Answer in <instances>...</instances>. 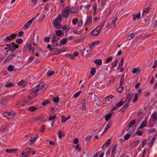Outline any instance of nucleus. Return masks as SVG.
<instances>
[{"instance_id":"nucleus-61","label":"nucleus","mask_w":157,"mask_h":157,"mask_svg":"<svg viewBox=\"0 0 157 157\" xmlns=\"http://www.w3.org/2000/svg\"><path fill=\"white\" fill-rule=\"evenodd\" d=\"M78 21V18H75V19H73V20H72L73 24L74 25H75Z\"/></svg>"},{"instance_id":"nucleus-15","label":"nucleus","mask_w":157,"mask_h":157,"mask_svg":"<svg viewBox=\"0 0 157 157\" xmlns=\"http://www.w3.org/2000/svg\"><path fill=\"white\" fill-rule=\"evenodd\" d=\"M133 94H132L130 93L128 94L126 97V100L127 99H128V101H127V103H129L131 102V101L132 99V98L133 96Z\"/></svg>"},{"instance_id":"nucleus-48","label":"nucleus","mask_w":157,"mask_h":157,"mask_svg":"<svg viewBox=\"0 0 157 157\" xmlns=\"http://www.w3.org/2000/svg\"><path fill=\"white\" fill-rule=\"evenodd\" d=\"M136 121V120H133L131 121L129 124V127L130 128L135 123Z\"/></svg>"},{"instance_id":"nucleus-49","label":"nucleus","mask_w":157,"mask_h":157,"mask_svg":"<svg viewBox=\"0 0 157 157\" xmlns=\"http://www.w3.org/2000/svg\"><path fill=\"white\" fill-rule=\"evenodd\" d=\"M117 18H115L112 21H111V24L113 25L114 27H115L116 25V22L117 21Z\"/></svg>"},{"instance_id":"nucleus-31","label":"nucleus","mask_w":157,"mask_h":157,"mask_svg":"<svg viewBox=\"0 0 157 157\" xmlns=\"http://www.w3.org/2000/svg\"><path fill=\"white\" fill-rule=\"evenodd\" d=\"M56 35L58 36H60L62 34V32L61 30H59L55 31Z\"/></svg>"},{"instance_id":"nucleus-32","label":"nucleus","mask_w":157,"mask_h":157,"mask_svg":"<svg viewBox=\"0 0 157 157\" xmlns=\"http://www.w3.org/2000/svg\"><path fill=\"white\" fill-rule=\"evenodd\" d=\"M135 37V35L134 33H131L129 34L128 38L129 40H131Z\"/></svg>"},{"instance_id":"nucleus-55","label":"nucleus","mask_w":157,"mask_h":157,"mask_svg":"<svg viewBox=\"0 0 157 157\" xmlns=\"http://www.w3.org/2000/svg\"><path fill=\"white\" fill-rule=\"evenodd\" d=\"M75 150H77L78 151H80L82 149L81 147L80 146L79 144H77L76 146Z\"/></svg>"},{"instance_id":"nucleus-25","label":"nucleus","mask_w":157,"mask_h":157,"mask_svg":"<svg viewBox=\"0 0 157 157\" xmlns=\"http://www.w3.org/2000/svg\"><path fill=\"white\" fill-rule=\"evenodd\" d=\"M140 16V13H137L136 15L135 14H134L133 15V20L135 21L136 19L139 18Z\"/></svg>"},{"instance_id":"nucleus-51","label":"nucleus","mask_w":157,"mask_h":157,"mask_svg":"<svg viewBox=\"0 0 157 157\" xmlns=\"http://www.w3.org/2000/svg\"><path fill=\"white\" fill-rule=\"evenodd\" d=\"M47 48L49 49V51H52L54 49V47L53 46V47L52 46L49 44L48 45Z\"/></svg>"},{"instance_id":"nucleus-36","label":"nucleus","mask_w":157,"mask_h":157,"mask_svg":"<svg viewBox=\"0 0 157 157\" xmlns=\"http://www.w3.org/2000/svg\"><path fill=\"white\" fill-rule=\"evenodd\" d=\"M29 110L31 112H33L36 110L37 109V108H36L35 107L33 106H32L29 107Z\"/></svg>"},{"instance_id":"nucleus-45","label":"nucleus","mask_w":157,"mask_h":157,"mask_svg":"<svg viewBox=\"0 0 157 157\" xmlns=\"http://www.w3.org/2000/svg\"><path fill=\"white\" fill-rule=\"evenodd\" d=\"M54 114H55V115H53V116H50L49 117L48 119L49 121H51L52 120H54L56 118V115L55 113Z\"/></svg>"},{"instance_id":"nucleus-22","label":"nucleus","mask_w":157,"mask_h":157,"mask_svg":"<svg viewBox=\"0 0 157 157\" xmlns=\"http://www.w3.org/2000/svg\"><path fill=\"white\" fill-rule=\"evenodd\" d=\"M112 114L111 113L107 114L105 116V119L106 121H108L111 117H112Z\"/></svg>"},{"instance_id":"nucleus-4","label":"nucleus","mask_w":157,"mask_h":157,"mask_svg":"<svg viewBox=\"0 0 157 157\" xmlns=\"http://www.w3.org/2000/svg\"><path fill=\"white\" fill-rule=\"evenodd\" d=\"M26 151L25 152H22L21 155L22 157H28V156L29 154L31 153V151H32V149L29 147L26 149Z\"/></svg>"},{"instance_id":"nucleus-10","label":"nucleus","mask_w":157,"mask_h":157,"mask_svg":"<svg viewBox=\"0 0 157 157\" xmlns=\"http://www.w3.org/2000/svg\"><path fill=\"white\" fill-rule=\"evenodd\" d=\"M34 18L35 17L31 19L25 25L24 27L25 29H27L29 28L30 25L32 22Z\"/></svg>"},{"instance_id":"nucleus-27","label":"nucleus","mask_w":157,"mask_h":157,"mask_svg":"<svg viewBox=\"0 0 157 157\" xmlns=\"http://www.w3.org/2000/svg\"><path fill=\"white\" fill-rule=\"evenodd\" d=\"M151 9V8L150 7H148L147 8H146L144 9V11L142 13V15L144 16V13H148L149 11Z\"/></svg>"},{"instance_id":"nucleus-60","label":"nucleus","mask_w":157,"mask_h":157,"mask_svg":"<svg viewBox=\"0 0 157 157\" xmlns=\"http://www.w3.org/2000/svg\"><path fill=\"white\" fill-rule=\"evenodd\" d=\"M136 133L139 136H141L143 135V133L140 130H139L136 131Z\"/></svg>"},{"instance_id":"nucleus-20","label":"nucleus","mask_w":157,"mask_h":157,"mask_svg":"<svg viewBox=\"0 0 157 157\" xmlns=\"http://www.w3.org/2000/svg\"><path fill=\"white\" fill-rule=\"evenodd\" d=\"M151 118L154 120L155 121H157V112H155L151 116Z\"/></svg>"},{"instance_id":"nucleus-58","label":"nucleus","mask_w":157,"mask_h":157,"mask_svg":"<svg viewBox=\"0 0 157 157\" xmlns=\"http://www.w3.org/2000/svg\"><path fill=\"white\" fill-rule=\"evenodd\" d=\"M78 138H75L74 139L73 143L74 144H78Z\"/></svg>"},{"instance_id":"nucleus-14","label":"nucleus","mask_w":157,"mask_h":157,"mask_svg":"<svg viewBox=\"0 0 157 157\" xmlns=\"http://www.w3.org/2000/svg\"><path fill=\"white\" fill-rule=\"evenodd\" d=\"M89 50H87L85 49H84L82 52V56H88L90 55V54L89 53Z\"/></svg>"},{"instance_id":"nucleus-37","label":"nucleus","mask_w":157,"mask_h":157,"mask_svg":"<svg viewBox=\"0 0 157 157\" xmlns=\"http://www.w3.org/2000/svg\"><path fill=\"white\" fill-rule=\"evenodd\" d=\"M111 140L110 139H108L105 143V145L107 147H108L110 144Z\"/></svg>"},{"instance_id":"nucleus-19","label":"nucleus","mask_w":157,"mask_h":157,"mask_svg":"<svg viewBox=\"0 0 157 157\" xmlns=\"http://www.w3.org/2000/svg\"><path fill=\"white\" fill-rule=\"evenodd\" d=\"M94 63L98 65H101L102 64V60L101 59H95Z\"/></svg>"},{"instance_id":"nucleus-26","label":"nucleus","mask_w":157,"mask_h":157,"mask_svg":"<svg viewBox=\"0 0 157 157\" xmlns=\"http://www.w3.org/2000/svg\"><path fill=\"white\" fill-rule=\"evenodd\" d=\"M21 53V50H17L16 52L14 53L13 54H11V56L15 57L17 56V55H18L19 54ZM21 55V54H20Z\"/></svg>"},{"instance_id":"nucleus-7","label":"nucleus","mask_w":157,"mask_h":157,"mask_svg":"<svg viewBox=\"0 0 157 157\" xmlns=\"http://www.w3.org/2000/svg\"><path fill=\"white\" fill-rule=\"evenodd\" d=\"M92 21V17L90 16H88L87 17V19L85 25L87 26L90 25Z\"/></svg>"},{"instance_id":"nucleus-30","label":"nucleus","mask_w":157,"mask_h":157,"mask_svg":"<svg viewBox=\"0 0 157 157\" xmlns=\"http://www.w3.org/2000/svg\"><path fill=\"white\" fill-rule=\"evenodd\" d=\"M41 90V88H37L36 87L34 88H33L31 90L32 92H37L38 91H39Z\"/></svg>"},{"instance_id":"nucleus-16","label":"nucleus","mask_w":157,"mask_h":157,"mask_svg":"<svg viewBox=\"0 0 157 157\" xmlns=\"http://www.w3.org/2000/svg\"><path fill=\"white\" fill-rule=\"evenodd\" d=\"M67 39L66 38H63L59 42V46H62L63 45L65 44L67 42Z\"/></svg>"},{"instance_id":"nucleus-11","label":"nucleus","mask_w":157,"mask_h":157,"mask_svg":"<svg viewBox=\"0 0 157 157\" xmlns=\"http://www.w3.org/2000/svg\"><path fill=\"white\" fill-rule=\"evenodd\" d=\"M147 122V118H145V120L142 122L141 124L140 125L139 127V129H142L144 127L146 126V124Z\"/></svg>"},{"instance_id":"nucleus-5","label":"nucleus","mask_w":157,"mask_h":157,"mask_svg":"<svg viewBox=\"0 0 157 157\" xmlns=\"http://www.w3.org/2000/svg\"><path fill=\"white\" fill-rule=\"evenodd\" d=\"M2 114L3 117H6L8 119L12 118L13 117V114L10 112H5Z\"/></svg>"},{"instance_id":"nucleus-17","label":"nucleus","mask_w":157,"mask_h":157,"mask_svg":"<svg viewBox=\"0 0 157 157\" xmlns=\"http://www.w3.org/2000/svg\"><path fill=\"white\" fill-rule=\"evenodd\" d=\"M116 145L115 144L112 145V148L113 149L112 151V155L114 156V154H115V151L116 150Z\"/></svg>"},{"instance_id":"nucleus-3","label":"nucleus","mask_w":157,"mask_h":157,"mask_svg":"<svg viewBox=\"0 0 157 157\" xmlns=\"http://www.w3.org/2000/svg\"><path fill=\"white\" fill-rule=\"evenodd\" d=\"M101 30V28L100 27H97L95 29L91 31V33L93 36H98Z\"/></svg>"},{"instance_id":"nucleus-13","label":"nucleus","mask_w":157,"mask_h":157,"mask_svg":"<svg viewBox=\"0 0 157 157\" xmlns=\"http://www.w3.org/2000/svg\"><path fill=\"white\" fill-rule=\"evenodd\" d=\"M100 42L99 41H95L93 42L92 43H90V44L89 47L90 48V50H91L92 48V47L95 46H97L99 44Z\"/></svg>"},{"instance_id":"nucleus-23","label":"nucleus","mask_w":157,"mask_h":157,"mask_svg":"<svg viewBox=\"0 0 157 157\" xmlns=\"http://www.w3.org/2000/svg\"><path fill=\"white\" fill-rule=\"evenodd\" d=\"M39 137L38 136H36L34 137H33V139L32 137H31V139L29 140V141L30 142V144H33L35 143L36 139L37 138H38Z\"/></svg>"},{"instance_id":"nucleus-41","label":"nucleus","mask_w":157,"mask_h":157,"mask_svg":"<svg viewBox=\"0 0 157 157\" xmlns=\"http://www.w3.org/2000/svg\"><path fill=\"white\" fill-rule=\"evenodd\" d=\"M97 4L95 3L94 4V15L96 14L97 13Z\"/></svg>"},{"instance_id":"nucleus-43","label":"nucleus","mask_w":157,"mask_h":157,"mask_svg":"<svg viewBox=\"0 0 157 157\" xmlns=\"http://www.w3.org/2000/svg\"><path fill=\"white\" fill-rule=\"evenodd\" d=\"M124 102L122 101H121L118 103L116 104L115 106L117 107H119L122 105L124 103Z\"/></svg>"},{"instance_id":"nucleus-59","label":"nucleus","mask_w":157,"mask_h":157,"mask_svg":"<svg viewBox=\"0 0 157 157\" xmlns=\"http://www.w3.org/2000/svg\"><path fill=\"white\" fill-rule=\"evenodd\" d=\"M69 29V27H68L67 25H64L62 27V29L63 30H66V29H67V31H68Z\"/></svg>"},{"instance_id":"nucleus-35","label":"nucleus","mask_w":157,"mask_h":157,"mask_svg":"<svg viewBox=\"0 0 157 157\" xmlns=\"http://www.w3.org/2000/svg\"><path fill=\"white\" fill-rule=\"evenodd\" d=\"M54 73V72L53 71H48L47 76L48 77H50L52 76L53 75Z\"/></svg>"},{"instance_id":"nucleus-28","label":"nucleus","mask_w":157,"mask_h":157,"mask_svg":"<svg viewBox=\"0 0 157 157\" xmlns=\"http://www.w3.org/2000/svg\"><path fill=\"white\" fill-rule=\"evenodd\" d=\"M119 86L118 87V88L117 89V91L119 93H121L123 90L124 87L123 86Z\"/></svg>"},{"instance_id":"nucleus-42","label":"nucleus","mask_w":157,"mask_h":157,"mask_svg":"<svg viewBox=\"0 0 157 157\" xmlns=\"http://www.w3.org/2000/svg\"><path fill=\"white\" fill-rule=\"evenodd\" d=\"M26 82L24 80H21L19 82L18 84L19 86H24L26 84Z\"/></svg>"},{"instance_id":"nucleus-12","label":"nucleus","mask_w":157,"mask_h":157,"mask_svg":"<svg viewBox=\"0 0 157 157\" xmlns=\"http://www.w3.org/2000/svg\"><path fill=\"white\" fill-rule=\"evenodd\" d=\"M60 23V22H52V24L56 29H60L62 27V25L59 24Z\"/></svg>"},{"instance_id":"nucleus-18","label":"nucleus","mask_w":157,"mask_h":157,"mask_svg":"<svg viewBox=\"0 0 157 157\" xmlns=\"http://www.w3.org/2000/svg\"><path fill=\"white\" fill-rule=\"evenodd\" d=\"M112 122H111L107 124V125L106 126L105 130L103 131V133L101 135H102L103 133H105L107 131L109 127L112 125Z\"/></svg>"},{"instance_id":"nucleus-63","label":"nucleus","mask_w":157,"mask_h":157,"mask_svg":"<svg viewBox=\"0 0 157 157\" xmlns=\"http://www.w3.org/2000/svg\"><path fill=\"white\" fill-rule=\"evenodd\" d=\"M130 135L129 134H127L124 136V139L125 140H128L130 137Z\"/></svg>"},{"instance_id":"nucleus-39","label":"nucleus","mask_w":157,"mask_h":157,"mask_svg":"<svg viewBox=\"0 0 157 157\" xmlns=\"http://www.w3.org/2000/svg\"><path fill=\"white\" fill-rule=\"evenodd\" d=\"M124 75H123L121 76V81L120 83V86H122L123 85L124 83Z\"/></svg>"},{"instance_id":"nucleus-9","label":"nucleus","mask_w":157,"mask_h":157,"mask_svg":"<svg viewBox=\"0 0 157 157\" xmlns=\"http://www.w3.org/2000/svg\"><path fill=\"white\" fill-rule=\"evenodd\" d=\"M19 45L16 44L14 42H13L12 44V48L11 49L10 51L11 52H13L16 49L18 48Z\"/></svg>"},{"instance_id":"nucleus-8","label":"nucleus","mask_w":157,"mask_h":157,"mask_svg":"<svg viewBox=\"0 0 157 157\" xmlns=\"http://www.w3.org/2000/svg\"><path fill=\"white\" fill-rule=\"evenodd\" d=\"M62 16L61 14H59L56 18L52 22H60L62 21Z\"/></svg>"},{"instance_id":"nucleus-38","label":"nucleus","mask_w":157,"mask_h":157,"mask_svg":"<svg viewBox=\"0 0 157 157\" xmlns=\"http://www.w3.org/2000/svg\"><path fill=\"white\" fill-rule=\"evenodd\" d=\"M0 102L2 105H4L6 102V99L4 98H2L0 101Z\"/></svg>"},{"instance_id":"nucleus-47","label":"nucleus","mask_w":157,"mask_h":157,"mask_svg":"<svg viewBox=\"0 0 157 157\" xmlns=\"http://www.w3.org/2000/svg\"><path fill=\"white\" fill-rule=\"evenodd\" d=\"M138 98V95L137 94H136L134 97V98L133 99V102H135L137 100Z\"/></svg>"},{"instance_id":"nucleus-53","label":"nucleus","mask_w":157,"mask_h":157,"mask_svg":"<svg viewBox=\"0 0 157 157\" xmlns=\"http://www.w3.org/2000/svg\"><path fill=\"white\" fill-rule=\"evenodd\" d=\"M13 66L11 65H9L7 68V70L9 71H12L13 70Z\"/></svg>"},{"instance_id":"nucleus-57","label":"nucleus","mask_w":157,"mask_h":157,"mask_svg":"<svg viewBox=\"0 0 157 157\" xmlns=\"http://www.w3.org/2000/svg\"><path fill=\"white\" fill-rule=\"evenodd\" d=\"M66 57L68 58H70L71 59H74V57L72 55L67 54L65 55Z\"/></svg>"},{"instance_id":"nucleus-54","label":"nucleus","mask_w":157,"mask_h":157,"mask_svg":"<svg viewBox=\"0 0 157 157\" xmlns=\"http://www.w3.org/2000/svg\"><path fill=\"white\" fill-rule=\"evenodd\" d=\"M59 99L58 97H55L53 99V101L55 103H58L59 102Z\"/></svg>"},{"instance_id":"nucleus-52","label":"nucleus","mask_w":157,"mask_h":157,"mask_svg":"<svg viewBox=\"0 0 157 157\" xmlns=\"http://www.w3.org/2000/svg\"><path fill=\"white\" fill-rule=\"evenodd\" d=\"M82 92L81 91H78V92L76 93H75L73 97L74 98H77L79 96V95Z\"/></svg>"},{"instance_id":"nucleus-21","label":"nucleus","mask_w":157,"mask_h":157,"mask_svg":"<svg viewBox=\"0 0 157 157\" xmlns=\"http://www.w3.org/2000/svg\"><path fill=\"white\" fill-rule=\"evenodd\" d=\"M17 150V149L16 148L14 149H6V153H13L15 152Z\"/></svg>"},{"instance_id":"nucleus-56","label":"nucleus","mask_w":157,"mask_h":157,"mask_svg":"<svg viewBox=\"0 0 157 157\" xmlns=\"http://www.w3.org/2000/svg\"><path fill=\"white\" fill-rule=\"evenodd\" d=\"M51 38V37L49 36L46 37L44 38V41L45 42H50V39Z\"/></svg>"},{"instance_id":"nucleus-40","label":"nucleus","mask_w":157,"mask_h":157,"mask_svg":"<svg viewBox=\"0 0 157 157\" xmlns=\"http://www.w3.org/2000/svg\"><path fill=\"white\" fill-rule=\"evenodd\" d=\"M23 41V40L21 39L18 38L16 39V42L18 44H21Z\"/></svg>"},{"instance_id":"nucleus-33","label":"nucleus","mask_w":157,"mask_h":157,"mask_svg":"<svg viewBox=\"0 0 157 157\" xmlns=\"http://www.w3.org/2000/svg\"><path fill=\"white\" fill-rule=\"evenodd\" d=\"M12 57L11 56V54L9 55L5 59L6 62H9L12 59Z\"/></svg>"},{"instance_id":"nucleus-24","label":"nucleus","mask_w":157,"mask_h":157,"mask_svg":"<svg viewBox=\"0 0 157 157\" xmlns=\"http://www.w3.org/2000/svg\"><path fill=\"white\" fill-rule=\"evenodd\" d=\"M61 117H62V121H61L62 122V123H63L64 122H65L66 121L69 119L71 117L70 116H69L67 118H65L64 116H62Z\"/></svg>"},{"instance_id":"nucleus-62","label":"nucleus","mask_w":157,"mask_h":157,"mask_svg":"<svg viewBox=\"0 0 157 157\" xmlns=\"http://www.w3.org/2000/svg\"><path fill=\"white\" fill-rule=\"evenodd\" d=\"M91 137L92 136L90 135H89L86 137L85 140L87 142V143H88L89 141V140L91 138Z\"/></svg>"},{"instance_id":"nucleus-2","label":"nucleus","mask_w":157,"mask_h":157,"mask_svg":"<svg viewBox=\"0 0 157 157\" xmlns=\"http://www.w3.org/2000/svg\"><path fill=\"white\" fill-rule=\"evenodd\" d=\"M17 35V34H12L10 36L7 37L4 40V43H6L12 40L15 38Z\"/></svg>"},{"instance_id":"nucleus-44","label":"nucleus","mask_w":157,"mask_h":157,"mask_svg":"<svg viewBox=\"0 0 157 157\" xmlns=\"http://www.w3.org/2000/svg\"><path fill=\"white\" fill-rule=\"evenodd\" d=\"M96 72V69L94 67H92L91 69V71H90L91 74L92 75H95Z\"/></svg>"},{"instance_id":"nucleus-50","label":"nucleus","mask_w":157,"mask_h":157,"mask_svg":"<svg viewBox=\"0 0 157 157\" xmlns=\"http://www.w3.org/2000/svg\"><path fill=\"white\" fill-rule=\"evenodd\" d=\"M49 103V100H47L44 101H43L42 103V105L44 106H45L47 104H48Z\"/></svg>"},{"instance_id":"nucleus-1","label":"nucleus","mask_w":157,"mask_h":157,"mask_svg":"<svg viewBox=\"0 0 157 157\" xmlns=\"http://www.w3.org/2000/svg\"><path fill=\"white\" fill-rule=\"evenodd\" d=\"M71 10V6H69L67 7L62 12V14L63 17L67 18L69 15V13Z\"/></svg>"},{"instance_id":"nucleus-29","label":"nucleus","mask_w":157,"mask_h":157,"mask_svg":"<svg viewBox=\"0 0 157 157\" xmlns=\"http://www.w3.org/2000/svg\"><path fill=\"white\" fill-rule=\"evenodd\" d=\"M140 142V141L139 140H137L135 141H134L132 144V147H134L136 146L137 145L139 144Z\"/></svg>"},{"instance_id":"nucleus-64","label":"nucleus","mask_w":157,"mask_h":157,"mask_svg":"<svg viewBox=\"0 0 157 157\" xmlns=\"http://www.w3.org/2000/svg\"><path fill=\"white\" fill-rule=\"evenodd\" d=\"M28 46L27 45V44H26L25 45H24V46L23 48V51L25 52L27 50V49H28Z\"/></svg>"},{"instance_id":"nucleus-6","label":"nucleus","mask_w":157,"mask_h":157,"mask_svg":"<svg viewBox=\"0 0 157 157\" xmlns=\"http://www.w3.org/2000/svg\"><path fill=\"white\" fill-rule=\"evenodd\" d=\"M51 36H52L51 37V38L52 39L51 40V42L52 44H54L55 42L58 41L60 39V38L56 36V35L53 33V34H51Z\"/></svg>"},{"instance_id":"nucleus-34","label":"nucleus","mask_w":157,"mask_h":157,"mask_svg":"<svg viewBox=\"0 0 157 157\" xmlns=\"http://www.w3.org/2000/svg\"><path fill=\"white\" fill-rule=\"evenodd\" d=\"M118 62V60L117 59H116L114 62H112L111 67H115L117 65Z\"/></svg>"},{"instance_id":"nucleus-46","label":"nucleus","mask_w":157,"mask_h":157,"mask_svg":"<svg viewBox=\"0 0 157 157\" xmlns=\"http://www.w3.org/2000/svg\"><path fill=\"white\" fill-rule=\"evenodd\" d=\"M155 140V137H153L152 140L151 141L150 144V147H152L154 144V142Z\"/></svg>"}]
</instances>
